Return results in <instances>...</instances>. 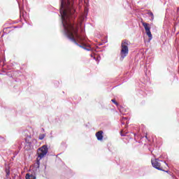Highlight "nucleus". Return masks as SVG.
<instances>
[{"label":"nucleus","mask_w":179,"mask_h":179,"mask_svg":"<svg viewBox=\"0 0 179 179\" xmlns=\"http://www.w3.org/2000/svg\"><path fill=\"white\" fill-rule=\"evenodd\" d=\"M148 15H149L150 17H151V20H153V19H155V15H153V13L149 12Z\"/></svg>","instance_id":"nucleus-9"},{"label":"nucleus","mask_w":179,"mask_h":179,"mask_svg":"<svg viewBox=\"0 0 179 179\" xmlns=\"http://www.w3.org/2000/svg\"><path fill=\"white\" fill-rule=\"evenodd\" d=\"M98 141H103V131H100L96 134Z\"/></svg>","instance_id":"nucleus-4"},{"label":"nucleus","mask_w":179,"mask_h":179,"mask_svg":"<svg viewBox=\"0 0 179 179\" xmlns=\"http://www.w3.org/2000/svg\"><path fill=\"white\" fill-rule=\"evenodd\" d=\"M94 59H95L96 62H99L100 61V56H97V57H94Z\"/></svg>","instance_id":"nucleus-10"},{"label":"nucleus","mask_w":179,"mask_h":179,"mask_svg":"<svg viewBox=\"0 0 179 179\" xmlns=\"http://www.w3.org/2000/svg\"><path fill=\"white\" fill-rule=\"evenodd\" d=\"M152 164L153 167H155L157 170H162V168H160V163H159V162H157V159H153L152 161Z\"/></svg>","instance_id":"nucleus-3"},{"label":"nucleus","mask_w":179,"mask_h":179,"mask_svg":"<svg viewBox=\"0 0 179 179\" xmlns=\"http://www.w3.org/2000/svg\"><path fill=\"white\" fill-rule=\"evenodd\" d=\"M145 33L147 36L149 37L150 40H152L153 38V36H152V32L150 31V29L149 31H145Z\"/></svg>","instance_id":"nucleus-6"},{"label":"nucleus","mask_w":179,"mask_h":179,"mask_svg":"<svg viewBox=\"0 0 179 179\" xmlns=\"http://www.w3.org/2000/svg\"><path fill=\"white\" fill-rule=\"evenodd\" d=\"M45 136L44 135V134H41L40 136H39V139H41V140H42V139H44V137H45Z\"/></svg>","instance_id":"nucleus-12"},{"label":"nucleus","mask_w":179,"mask_h":179,"mask_svg":"<svg viewBox=\"0 0 179 179\" xmlns=\"http://www.w3.org/2000/svg\"><path fill=\"white\" fill-rule=\"evenodd\" d=\"M13 29H17V26L13 27Z\"/></svg>","instance_id":"nucleus-15"},{"label":"nucleus","mask_w":179,"mask_h":179,"mask_svg":"<svg viewBox=\"0 0 179 179\" xmlns=\"http://www.w3.org/2000/svg\"><path fill=\"white\" fill-rule=\"evenodd\" d=\"M143 26L145 31H148L149 30H150V27H149V24H148L146 22H143Z\"/></svg>","instance_id":"nucleus-5"},{"label":"nucleus","mask_w":179,"mask_h":179,"mask_svg":"<svg viewBox=\"0 0 179 179\" xmlns=\"http://www.w3.org/2000/svg\"><path fill=\"white\" fill-rule=\"evenodd\" d=\"M6 173H7V175L9 176V172H8V171H6Z\"/></svg>","instance_id":"nucleus-16"},{"label":"nucleus","mask_w":179,"mask_h":179,"mask_svg":"<svg viewBox=\"0 0 179 179\" xmlns=\"http://www.w3.org/2000/svg\"><path fill=\"white\" fill-rule=\"evenodd\" d=\"M26 179H36V176H33V175H30L29 173H27L26 175Z\"/></svg>","instance_id":"nucleus-7"},{"label":"nucleus","mask_w":179,"mask_h":179,"mask_svg":"<svg viewBox=\"0 0 179 179\" xmlns=\"http://www.w3.org/2000/svg\"><path fill=\"white\" fill-rule=\"evenodd\" d=\"M20 12H22V8H20Z\"/></svg>","instance_id":"nucleus-17"},{"label":"nucleus","mask_w":179,"mask_h":179,"mask_svg":"<svg viewBox=\"0 0 179 179\" xmlns=\"http://www.w3.org/2000/svg\"><path fill=\"white\" fill-rule=\"evenodd\" d=\"M128 45H129V41L126 39L122 41L120 50V59L122 60L124 59L129 52V48H128Z\"/></svg>","instance_id":"nucleus-1"},{"label":"nucleus","mask_w":179,"mask_h":179,"mask_svg":"<svg viewBox=\"0 0 179 179\" xmlns=\"http://www.w3.org/2000/svg\"><path fill=\"white\" fill-rule=\"evenodd\" d=\"M1 37H3V34L1 35Z\"/></svg>","instance_id":"nucleus-18"},{"label":"nucleus","mask_w":179,"mask_h":179,"mask_svg":"<svg viewBox=\"0 0 179 179\" xmlns=\"http://www.w3.org/2000/svg\"><path fill=\"white\" fill-rule=\"evenodd\" d=\"M111 101H112V103L115 104V106H118V102H117V101H115V99H112Z\"/></svg>","instance_id":"nucleus-11"},{"label":"nucleus","mask_w":179,"mask_h":179,"mask_svg":"<svg viewBox=\"0 0 179 179\" xmlns=\"http://www.w3.org/2000/svg\"><path fill=\"white\" fill-rule=\"evenodd\" d=\"M176 13H177V15H179V8L178 7L176 8Z\"/></svg>","instance_id":"nucleus-13"},{"label":"nucleus","mask_w":179,"mask_h":179,"mask_svg":"<svg viewBox=\"0 0 179 179\" xmlns=\"http://www.w3.org/2000/svg\"><path fill=\"white\" fill-rule=\"evenodd\" d=\"M164 23H166V20L164 21Z\"/></svg>","instance_id":"nucleus-19"},{"label":"nucleus","mask_w":179,"mask_h":179,"mask_svg":"<svg viewBox=\"0 0 179 179\" xmlns=\"http://www.w3.org/2000/svg\"><path fill=\"white\" fill-rule=\"evenodd\" d=\"M90 57H92V58L94 59V56H93V55H90Z\"/></svg>","instance_id":"nucleus-14"},{"label":"nucleus","mask_w":179,"mask_h":179,"mask_svg":"<svg viewBox=\"0 0 179 179\" xmlns=\"http://www.w3.org/2000/svg\"><path fill=\"white\" fill-rule=\"evenodd\" d=\"M48 153V148L47 145H43L41 148H40L38 150V160H41V159H43V157L45 156Z\"/></svg>","instance_id":"nucleus-2"},{"label":"nucleus","mask_w":179,"mask_h":179,"mask_svg":"<svg viewBox=\"0 0 179 179\" xmlns=\"http://www.w3.org/2000/svg\"><path fill=\"white\" fill-rule=\"evenodd\" d=\"M12 29V27H7V28H4L3 29V33H5V34H8V33H10V31H8V29ZM7 31V32H6Z\"/></svg>","instance_id":"nucleus-8"}]
</instances>
